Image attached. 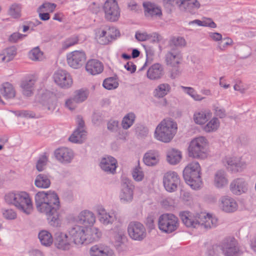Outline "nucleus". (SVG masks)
I'll return each mask as SVG.
<instances>
[{
    "label": "nucleus",
    "mask_w": 256,
    "mask_h": 256,
    "mask_svg": "<svg viewBox=\"0 0 256 256\" xmlns=\"http://www.w3.org/2000/svg\"><path fill=\"white\" fill-rule=\"evenodd\" d=\"M142 5L146 17L152 20L162 18V13L160 6L149 2H144Z\"/></svg>",
    "instance_id": "obj_17"
},
{
    "label": "nucleus",
    "mask_w": 256,
    "mask_h": 256,
    "mask_svg": "<svg viewBox=\"0 0 256 256\" xmlns=\"http://www.w3.org/2000/svg\"><path fill=\"white\" fill-rule=\"evenodd\" d=\"M186 45L185 39L181 36H173L169 42V46L170 48H178L184 47Z\"/></svg>",
    "instance_id": "obj_42"
},
{
    "label": "nucleus",
    "mask_w": 256,
    "mask_h": 256,
    "mask_svg": "<svg viewBox=\"0 0 256 256\" xmlns=\"http://www.w3.org/2000/svg\"><path fill=\"white\" fill-rule=\"evenodd\" d=\"M68 236L71 242L79 244L86 241L85 228L80 226H75L70 229Z\"/></svg>",
    "instance_id": "obj_16"
},
{
    "label": "nucleus",
    "mask_w": 256,
    "mask_h": 256,
    "mask_svg": "<svg viewBox=\"0 0 256 256\" xmlns=\"http://www.w3.org/2000/svg\"><path fill=\"white\" fill-rule=\"evenodd\" d=\"M102 85L106 89L111 90L117 88L118 83L115 78L110 77L105 79Z\"/></svg>",
    "instance_id": "obj_50"
},
{
    "label": "nucleus",
    "mask_w": 256,
    "mask_h": 256,
    "mask_svg": "<svg viewBox=\"0 0 256 256\" xmlns=\"http://www.w3.org/2000/svg\"><path fill=\"white\" fill-rule=\"evenodd\" d=\"M181 159L182 154L179 150L172 148L168 152L166 160L170 164H176L180 161Z\"/></svg>",
    "instance_id": "obj_36"
},
{
    "label": "nucleus",
    "mask_w": 256,
    "mask_h": 256,
    "mask_svg": "<svg viewBox=\"0 0 256 256\" xmlns=\"http://www.w3.org/2000/svg\"><path fill=\"white\" fill-rule=\"evenodd\" d=\"M47 162L48 158L45 155L40 156L36 164L37 170L39 172L42 171L46 164Z\"/></svg>",
    "instance_id": "obj_55"
},
{
    "label": "nucleus",
    "mask_w": 256,
    "mask_h": 256,
    "mask_svg": "<svg viewBox=\"0 0 256 256\" xmlns=\"http://www.w3.org/2000/svg\"><path fill=\"white\" fill-rule=\"evenodd\" d=\"M228 179L226 177V173L224 170H219L216 172L214 175V184L218 188H222L227 185Z\"/></svg>",
    "instance_id": "obj_33"
},
{
    "label": "nucleus",
    "mask_w": 256,
    "mask_h": 256,
    "mask_svg": "<svg viewBox=\"0 0 256 256\" xmlns=\"http://www.w3.org/2000/svg\"><path fill=\"white\" fill-rule=\"evenodd\" d=\"M78 36H73L66 40L62 44V48L64 49L68 48L70 46L78 44Z\"/></svg>",
    "instance_id": "obj_53"
},
{
    "label": "nucleus",
    "mask_w": 256,
    "mask_h": 256,
    "mask_svg": "<svg viewBox=\"0 0 256 256\" xmlns=\"http://www.w3.org/2000/svg\"><path fill=\"white\" fill-rule=\"evenodd\" d=\"M248 182L242 178L234 179L230 185V189L231 192L237 196L246 193L248 190Z\"/></svg>",
    "instance_id": "obj_18"
},
{
    "label": "nucleus",
    "mask_w": 256,
    "mask_h": 256,
    "mask_svg": "<svg viewBox=\"0 0 256 256\" xmlns=\"http://www.w3.org/2000/svg\"><path fill=\"white\" fill-rule=\"evenodd\" d=\"M86 132L84 130L76 129L69 140L74 143H82L86 138Z\"/></svg>",
    "instance_id": "obj_38"
},
{
    "label": "nucleus",
    "mask_w": 256,
    "mask_h": 256,
    "mask_svg": "<svg viewBox=\"0 0 256 256\" xmlns=\"http://www.w3.org/2000/svg\"><path fill=\"white\" fill-rule=\"evenodd\" d=\"M0 92L6 99L12 98L16 95V92L12 85L9 82H6L2 84L0 88Z\"/></svg>",
    "instance_id": "obj_35"
},
{
    "label": "nucleus",
    "mask_w": 256,
    "mask_h": 256,
    "mask_svg": "<svg viewBox=\"0 0 256 256\" xmlns=\"http://www.w3.org/2000/svg\"><path fill=\"white\" fill-rule=\"evenodd\" d=\"M5 200L8 204L14 205L18 210L28 214L32 209V201L26 192H10L6 194Z\"/></svg>",
    "instance_id": "obj_3"
},
{
    "label": "nucleus",
    "mask_w": 256,
    "mask_h": 256,
    "mask_svg": "<svg viewBox=\"0 0 256 256\" xmlns=\"http://www.w3.org/2000/svg\"><path fill=\"white\" fill-rule=\"evenodd\" d=\"M116 32L118 34V32L114 28H110L108 30H104L102 29H98L96 32L95 38L98 43L100 44H106L109 42L112 41V38L113 35L112 34V32Z\"/></svg>",
    "instance_id": "obj_22"
},
{
    "label": "nucleus",
    "mask_w": 256,
    "mask_h": 256,
    "mask_svg": "<svg viewBox=\"0 0 256 256\" xmlns=\"http://www.w3.org/2000/svg\"><path fill=\"white\" fill-rule=\"evenodd\" d=\"M182 55L179 48H171L165 55L166 65L176 67L182 62Z\"/></svg>",
    "instance_id": "obj_19"
},
{
    "label": "nucleus",
    "mask_w": 256,
    "mask_h": 256,
    "mask_svg": "<svg viewBox=\"0 0 256 256\" xmlns=\"http://www.w3.org/2000/svg\"><path fill=\"white\" fill-rule=\"evenodd\" d=\"M178 126L174 120L164 119L156 126L155 132V138L164 142H170L176 133Z\"/></svg>",
    "instance_id": "obj_2"
},
{
    "label": "nucleus",
    "mask_w": 256,
    "mask_h": 256,
    "mask_svg": "<svg viewBox=\"0 0 256 256\" xmlns=\"http://www.w3.org/2000/svg\"><path fill=\"white\" fill-rule=\"evenodd\" d=\"M200 213L193 214L188 211L180 213V216L183 224L188 228H196L200 226L202 221L198 218Z\"/></svg>",
    "instance_id": "obj_15"
},
{
    "label": "nucleus",
    "mask_w": 256,
    "mask_h": 256,
    "mask_svg": "<svg viewBox=\"0 0 256 256\" xmlns=\"http://www.w3.org/2000/svg\"><path fill=\"white\" fill-rule=\"evenodd\" d=\"M38 238L43 246H50L53 242L52 236L50 232L47 230H41L38 234Z\"/></svg>",
    "instance_id": "obj_39"
},
{
    "label": "nucleus",
    "mask_w": 256,
    "mask_h": 256,
    "mask_svg": "<svg viewBox=\"0 0 256 256\" xmlns=\"http://www.w3.org/2000/svg\"><path fill=\"white\" fill-rule=\"evenodd\" d=\"M224 40H226V42L222 44V42H218V46L216 47L217 50L224 51L226 48L229 46H231L233 44L232 39L230 38H224Z\"/></svg>",
    "instance_id": "obj_58"
},
{
    "label": "nucleus",
    "mask_w": 256,
    "mask_h": 256,
    "mask_svg": "<svg viewBox=\"0 0 256 256\" xmlns=\"http://www.w3.org/2000/svg\"><path fill=\"white\" fill-rule=\"evenodd\" d=\"M220 120L216 118H212L204 127V130L207 132H210L216 131L220 126Z\"/></svg>",
    "instance_id": "obj_44"
},
{
    "label": "nucleus",
    "mask_w": 256,
    "mask_h": 256,
    "mask_svg": "<svg viewBox=\"0 0 256 256\" xmlns=\"http://www.w3.org/2000/svg\"><path fill=\"white\" fill-rule=\"evenodd\" d=\"M170 87L168 84H160L154 92V95L156 97L162 98L170 92Z\"/></svg>",
    "instance_id": "obj_43"
},
{
    "label": "nucleus",
    "mask_w": 256,
    "mask_h": 256,
    "mask_svg": "<svg viewBox=\"0 0 256 256\" xmlns=\"http://www.w3.org/2000/svg\"><path fill=\"white\" fill-rule=\"evenodd\" d=\"M43 52L38 47L32 49L28 53L29 58L34 61H40L42 58Z\"/></svg>",
    "instance_id": "obj_49"
},
{
    "label": "nucleus",
    "mask_w": 256,
    "mask_h": 256,
    "mask_svg": "<svg viewBox=\"0 0 256 256\" xmlns=\"http://www.w3.org/2000/svg\"><path fill=\"white\" fill-rule=\"evenodd\" d=\"M130 237L133 240H142L146 236V231L144 226L138 222H131L128 226Z\"/></svg>",
    "instance_id": "obj_7"
},
{
    "label": "nucleus",
    "mask_w": 256,
    "mask_h": 256,
    "mask_svg": "<svg viewBox=\"0 0 256 256\" xmlns=\"http://www.w3.org/2000/svg\"><path fill=\"white\" fill-rule=\"evenodd\" d=\"M78 222L86 227L94 224L96 221L94 214L89 210L82 212L78 216Z\"/></svg>",
    "instance_id": "obj_27"
},
{
    "label": "nucleus",
    "mask_w": 256,
    "mask_h": 256,
    "mask_svg": "<svg viewBox=\"0 0 256 256\" xmlns=\"http://www.w3.org/2000/svg\"><path fill=\"white\" fill-rule=\"evenodd\" d=\"M90 256H114V252L108 248H102L97 245L92 246L90 250Z\"/></svg>",
    "instance_id": "obj_30"
},
{
    "label": "nucleus",
    "mask_w": 256,
    "mask_h": 256,
    "mask_svg": "<svg viewBox=\"0 0 256 256\" xmlns=\"http://www.w3.org/2000/svg\"><path fill=\"white\" fill-rule=\"evenodd\" d=\"M86 70L92 75L101 73L104 70V66L100 61L95 59L89 60L86 65Z\"/></svg>",
    "instance_id": "obj_26"
},
{
    "label": "nucleus",
    "mask_w": 256,
    "mask_h": 256,
    "mask_svg": "<svg viewBox=\"0 0 256 256\" xmlns=\"http://www.w3.org/2000/svg\"><path fill=\"white\" fill-rule=\"evenodd\" d=\"M71 242L70 239L67 234L62 232L56 234L54 244L58 248L64 250H68L70 248Z\"/></svg>",
    "instance_id": "obj_24"
},
{
    "label": "nucleus",
    "mask_w": 256,
    "mask_h": 256,
    "mask_svg": "<svg viewBox=\"0 0 256 256\" xmlns=\"http://www.w3.org/2000/svg\"><path fill=\"white\" fill-rule=\"evenodd\" d=\"M133 178L136 181H141L144 178V173L141 170V168L138 166L136 167L132 173Z\"/></svg>",
    "instance_id": "obj_57"
},
{
    "label": "nucleus",
    "mask_w": 256,
    "mask_h": 256,
    "mask_svg": "<svg viewBox=\"0 0 256 256\" xmlns=\"http://www.w3.org/2000/svg\"><path fill=\"white\" fill-rule=\"evenodd\" d=\"M200 166L197 162L188 164L183 170V177L186 183L194 190L200 188L202 184Z\"/></svg>",
    "instance_id": "obj_4"
},
{
    "label": "nucleus",
    "mask_w": 256,
    "mask_h": 256,
    "mask_svg": "<svg viewBox=\"0 0 256 256\" xmlns=\"http://www.w3.org/2000/svg\"><path fill=\"white\" fill-rule=\"evenodd\" d=\"M158 228L162 232L171 234L179 227L180 222L177 216L172 214H164L158 219Z\"/></svg>",
    "instance_id": "obj_6"
},
{
    "label": "nucleus",
    "mask_w": 256,
    "mask_h": 256,
    "mask_svg": "<svg viewBox=\"0 0 256 256\" xmlns=\"http://www.w3.org/2000/svg\"><path fill=\"white\" fill-rule=\"evenodd\" d=\"M220 244L222 254L224 256H234L239 252L237 240L234 237L226 238L222 241Z\"/></svg>",
    "instance_id": "obj_11"
},
{
    "label": "nucleus",
    "mask_w": 256,
    "mask_h": 256,
    "mask_svg": "<svg viewBox=\"0 0 256 256\" xmlns=\"http://www.w3.org/2000/svg\"><path fill=\"white\" fill-rule=\"evenodd\" d=\"M222 254L221 244H214L210 246L206 252V256H220Z\"/></svg>",
    "instance_id": "obj_48"
},
{
    "label": "nucleus",
    "mask_w": 256,
    "mask_h": 256,
    "mask_svg": "<svg viewBox=\"0 0 256 256\" xmlns=\"http://www.w3.org/2000/svg\"><path fill=\"white\" fill-rule=\"evenodd\" d=\"M98 220L104 225L112 224L116 220L115 216L113 214L107 213L102 208L98 209Z\"/></svg>",
    "instance_id": "obj_32"
},
{
    "label": "nucleus",
    "mask_w": 256,
    "mask_h": 256,
    "mask_svg": "<svg viewBox=\"0 0 256 256\" xmlns=\"http://www.w3.org/2000/svg\"><path fill=\"white\" fill-rule=\"evenodd\" d=\"M117 160L114 157L106 156L103 157L100 163V166L104 171L114 174L117 167Z\"/></svg>",
    "instance_id": "obj_21"
},
{
    "label": "nucleus",
    "mask_w": 256,
    "mask_h": 256,
    "mask_svg": "<svg viewBox=\"0 0 256 256\" xmlns=\"http://www.w3.org/2000/svg\"><path fill=\"white\" fill-rule=\"evenodd\" d=\"M163 184L166 191L170 192L176 191L180 184V179L178 174L174 172H166L163 177Z\"/></svg>",
    "instance_id": "obj_13"
},
{
    "label": "nucleus",
    "mask_w": 256,
    "mask_h": 256,
    "mask_svg": "<svg viewBox=\"0 0 256 256\" xmlns=\"http://www.w3.org/2000/svg\"><path fill=\"white\" fill-rule=\"evenodd\" d=\"M134 186L130 180L123 178L121 183L120 198L124 202H130L133 199Z\"/></svg>",
    "instance_id": "obj_14"
},
{
    "label": "nucleus",
    "mask_w": 256,
    "mask_h": 256,
    "mask_svg": "<svg viewBox=\"0 0 256 256\" xmlns=\"http://www.w3.org/2000/svg\"><path fill=\"white\" fill-rule=\"evenodd\" d=\"M143 161L148 166H156L159 162L158 152L155 150L148 151L144 154Z\"/></svg>",
    "instance_id": "obj_31"
},
{
    "label": "nucleus",
    "mask_w": 256,
    "mask_h": 256,
    "mask_svg": "<svg viewBox=\"0 0 256 256\" xmlns=\"http://www.w3.org/2000/svg\"><path fill=\"white\" fill-rule=\"evenodd\" d=\"M181 88L187 94L192 97L194 100H201L203 98L199 94H198L194 88L191 87H186L181 86Z\"/></svg>",
    "instance_id": "obj_51"
},
{
    "label": "nucleus",
    "mask_w": 256,
    "mask_h": 256,
    "mask_svg": "<svg viewBox=\"0 0 256 256\" xmlns=\"http://www.w3.org/2000/svg\"><path fill=\"white\" fill-rule=\"evenodd\" d=\"M86 241L92 242L98 240L102 236L101 232L96 227L85 228Z\"/></svg>",
    "instance_id": "obj_34"
},
{
    "label": "nucleus",
    "mask_w": 256,
    "mask_h": 256,
    "mask_svg": "<svg viewBox=\"0 0 256 256\" xmlns=\"http://www.w3.org/2000/svg\"><path fill=\"white\" fill-rule=\"evenodd\" d=\"M180 6L183 5L186 10L192 12L194 9H198L200 4L197 0H180Z\"/></svg>",
    "instance_id": "obj_41"
},
{
    "label": "nucleus",
    "mask_w": 256,
    "mask_h": 256,
    "mask_svg": "<svg viewBox=\"0 0 256 256\" xmlns=\"http://www.w3.org/2000/svg\"><path fill=\"white\" fill-rule=\"evenodd\" d=\"M16 54V49L15 47L11 46L8 48L4 50V54H1V56L4 55L2 58V62H8L14 58Z\"/></svg>",
    "instance_id": "obj_47"
},
{
    "label": "nucleus",
    "mask_w": 256,
    "mask_h": 256,
    "mask_svg": "<svg viewBox=\"0 0 256 256\" xmlns=\"http://www.w3.org/2000/svg\"><path fill=\"white\" fill-rule=\"evenodd\" d=\"M88 94V90L86 89L82 88L76 90L74 93V100L78 103L82 102L86 100Z\"/></svg>",
    "instance_id": "obj_45"
},
{
    "label": "nucleus",
    "mask_w": 256,
    "mask_h": 256,
    "mask_svg": "<svg viewBox=\"0 0 256 256\" xmlns=\"http://www.w3.org/2000/svg\"><path fill=\"white\" fill-rule=\"evenodd\" d=\"M105 18L110 22L117 21L120 16V10L116 0H107L103 6Z\"/></svg>",
    "instance_id": "obj_9"
},
{
    "label": "nucleus",
    "mask_w": 256,
    "mask_h": 256,
    "mask_svg": "<svg viewBox=\"0 0 256 256\" xmlns=\"http://www.w3.org/2000/svg\"><path fill=\"white\" fill-rule=\"evenodd\" d=\"M164 74V67L159 63H156L151 66L146 72L148 78L150 80H158L161 78Z\"/></svg>",
    "instance_id": "obj_23"
},
{
    "label": "nucleus",
    "mask_w": 256,
    "mask_h": 256,
    "mask_svg": "<svg viewBox=\"0 0 256 256\" xmlns=\"http://www.w3.org/2000/svg\"><path fill=\"white\" fill-rule=\"evenodd\" d=\"M214 112L216 116L222 118L226 116L225 110L221 107L216 106L214 108Z\"/></svg>",
    "instance_id": "obj_64"
},
{
    "label": "nucleus",
    "mask_w": 256,
    "mask_h": 256,
    "mask_svg": "<svg viewBox=\"0 0 256 256\" xmlns=\"http://www.w3.org/2000/svg\"><path fill=\"white\" fill-rule=\"evenodd\" d=\"M210 113L208 111L196 112L194 115V122L198 124H202L208 120Z\"/></svg>",
    "instance_id": "obj_40"
},
{
    "label": "nucleus",
    "mask_w": 256,
    "mask_h": 256,
    "mask_svg": "<svg viewBox=\"0 0 256 256\" xmlns=\"http://www.w3.org/2000/svg\"><path fill=\"white\" fill-rule=\"evenodd\" d=\"M20 8L18 4H12L9 8L8 14L14 18L20 16Z\"/></svg>",
    "instance_id": "obj_52"
},
{
    "label": "nucleus",
    "mask_w": 256,
    "mask_h": 256,
    "mask_svg": "<svg viewBox=\"0 0 256 256\" xmlns=\"http://www.w3.org/2000/svg\"><path fill=\"white\" fill-rule=\"evenodd\" d=\"M26 36V34H21L18 32H14L10 36L8 40L11 42L15 43L18 42V40H22Z\"/></svg>",
    "instance_id": "obj_61"
},
{
    "label": "nucleus",
    "mask_w": 256,
    "mask_h": 256,
    "mask_svg": "<svg viewBox=\"0 0 256 256\" xmlns=\"http://www.w3.org/2000/svg\"><path fill=\"white\" fill-rule=\"evenodd\" d=\"M54 82L60 88H68L72 84V79L70 74L66 70L59 69L53 75Z\"/></svg>",
    "instance_id": "obj_12"
},
{
    "label": "nucleus",
    "mask_w": 256,
    "mask_h": 256,
    "mask_svg": "<svg viewBox=\"0 0 256 256\" xmlns=\"http://www.w3.org/2000/svg\"><path fill=\"white\" fill-rule=\"evenodd\" d=\"M136 132L138 136L140 138L146 136L148 133V128L142 125H139L136 128Z\"/></svg>",
    "instance_id": "obj_56"
},
{
    "label": "nucleus",
    "mask_w": 256,
    "mask_h": 256,
    "mask_svg": "<svg viewBox=\"0 0 256 256\" xmlns=\"http://www.w3.org/2000/svg\"><path fill=\"white\" fill-rule=\"evenodd\" d=\"M103 117L100 112H94L92 115V122L96 125H99L102 122Z\"/></svg>",
    "instance_id": "obj_62"
},
{
    "label": "nucleus",
    "mask_w": 256,
    "mask_h": 256,
    "mask_svg": "<svg viewBox=\"0 0 256 256\" xmlns=\"http://www.w3.org/2000/svg\"><path fill=\"white\" fill-rule=\"evenodd\" d=\"M108 129L112 132H116L119 128V122L116 120H110L107 124Z\"/></svg>",
    "instance_id": "obj_60"
},
{
    "label": "nucleus",
    "mask_w": 256,
    "mask_h": 256,
    "mask_svg": "<svg viewBox=\"0 0 256 256\" xmlns=\"http://www.w3.org/2000/svg\"><path fill=\"white\" fill-rule=\"evenodd\" d=\"M221 204L222 210L226 212H234L238 208V204L236 201L228 196H223L221 198Z\"/></svg>",
    "instance_id": "obj_29"
},
{
    "label": "nucleus",
    "mask_w": 256,
    "mask_h": 256,
    "mask_svg": "<svg viewBox=\"0 0 256 256\" xmlns=\"http://www.w3.org/2000/svg\"><path fill=\"white\" fill-rule=\"evenodd\" d=\"M34 184L39 188H46L50 185L49 176L44 174H38L35 180Z\"/></svg>",
    "instance_id": "obj_37"
},
{
    "label": "nucleus",
    "mask_w": 256,
    "mask_h": 256,
    "mask_svg": "<svg viewBox=\"0 0 256 256\" xmlns=\"http://www.w3.org/2000/svg\"><path fill=\"white\" fill-rule=\"evenodd\" d=\"M135 118V114L132 112H130L126 115L122 122V128L124 130L130 128L133 124Z\"/></svg>",
    "instance_id": "obj_46"
},
{
    "label": "nucleus",
    "mask_w": 256,
    "mask_h": 256,
    "mask_svg": "<svg viewBox=\"0 0 256 256\" xmlns=\"http://www.w3.org/2000/svg\"><path fill=\"white\" fill-rule=\"evenodd\" d=\"M2 214L6 218L9 220L14 219L16 216V213L11 209L4 210H2Z\"/></svg>",
    "instance_id": "obj_63"
},
{
    "label": "nucleus",
    "mask_w": 256,
    "mask_h": 256,
    "mask_svg": "<svg viewBox=\"0 0 256 256\" xmlns=\"http://www.w3.org/2000/svg\"><path fill=\"white\" fill-rule=\"evenodd\" d=\"M35 202L38 210L46 214L51 226H60V220L58 212L60 201L58 196L54 192H38L35 196Z\"/></svg>",
    "instance_id": "obj_1"
},
{
    "label": "nucleus",
    "mask_w": 256,
    "mask_h": 256,
    "mask_svg": "<svg viewBox=\"0 0 256 256\" xmlns=\"http://www.w3.org/2000/svg\"><path fill=\"white\" fill-rule=\"evenodd\" d=\"M199 218L202 221L200 226H203L206 229L215 228L218 224V219L213 217L209 214H206L204 212L200 213Z\"/></svg>",
    "instance_id": "obj_28"
},
{
    "label": "nucleus",
    "mask_w": 256,
    "mask_h": 256,
    "mask_svg": "<svg viewBox=\"0 0 256 256\" xmlns=\"http://www.w3.org/2000/svg\"><path fill=\"white\" fill-rule=\"evenodd\" d=\"M36 80V76H32L22 82L20 86L24 95L30 96L32 94Z\"/></svg>",
    "instance_id": "obj_25"
},
{
    "label": "nucleus",
    "mask_w": 256,
    "mask_h": 256,
    "mask_svg": "<svg viewBox=\"0 0 256 256\" xmlns=\"http://www.w3.org/2000/svg\"><path fill=\"white\" fill-rule=\"evenodd\" d=\"M56 5L54 3L46 2L42 4L38 9V12L46 11L52 12L56 8Z\"/></svg>",
    "instance_id": "obj_54"
},
{
    "label": "nucleus",
    "mask_w": 256,
    "mask_h": 256,
    "mask_svg": "<svg viewBox=\"0 0 256 256\" xmlns=\"http://www.w3.org/2000/svg\"><path fill=\"white\" fill-rule=\"evenodd\" d=\"M54 156L58 162L64 164L71 162L74 158V153L72 150L66 147H62L56 150Z\"/></svg>",
    "instance_id": "obj_20"
},
{
    "label": "nucleus",
    "mask_w": 256,
    "mask_h": 256,
    "mask_svg": "<svg viewBox=\"0 0 256 256\" xmlns=\"http://www.w3.org/2000/svg\"><path fill=\"white\" fill-rule=\"evenodd\" d=\"M222 162L226 168L232 172H242L246 168V163L237 157L228 156L222 160Z\"/></svg>",
    "instance_id": "obj_8"
},
{
    "label": "nucleus",
    "mask_w": 256,
    "mask_h": 256,
    "mask_svg": "<svg viewBox=\"0 0 256 256\" xmlns=\"http://www.w3.org/2000/svg\"><path fill=\"white\" fill-rule=\"evenodd\" d=\"M47 96H49V99L48 100V109L50 110L52 108H53L54 105V100L55 99V95L50 92H48L46 94H44L42 98H46Z\"/></svg>",
    "instance_id": "obj_59"
},
{
    "label": "nucleus",
    "mask_w": 256,
    "mask_h": 256,
    "mask_svg": "<svg viewBox=\"0 0 256 256\" xmlns=\"http://www.w3.org/2000/svg\"><path fill=\"white\" fill-rule=\"evenodd\" d=\"M86 58V54L83 50H74L66 56L68 64L75 69L81 68L85 64Z\"/></svg>",
    "instance_id": "obj_10"
},
{
    "label": "nucleus",
    "mask_w": 256,
    "mask_h": 256,
    "mask_svg": "<svg viewBox=\"0 0 256 256\" xmlns=\"http://www.w3.org/2000/svg\"><path fill=\"white\" fill-rule=\"evenodd\" d=\"M208 143L206 140L200 136L192 140L188 148L190 157L204 159L207 156Z\"/></svg>",
    "instance_id": "obj_5"
}]
</instances>
